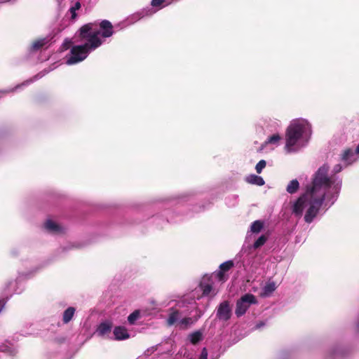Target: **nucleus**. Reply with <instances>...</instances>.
<instances>
[{
	"label": "nucleus",
	"instance_id": "f257e3e1",
	"mask_svg": "<svg viewBox=\"0 0 359 359\" xmlns=\"http://www.w3.org/2000/svg\"><path fill=\"white\" fill-rule=\"evenodd\" d=\"M93 23L83 25L79 30V41H86L83 45L74 46L67 57V64L74 65L84 60L90 53L100 47L102 41L98 37L100 32L93 30Z\"/></svg>",
	"mask_w": 359,
	"mask_h": 359
},
{
	"label": "nucleus",
	"instance_id": "f03ea898",
	"mask_svg": "<svg viewBox=\"0 0 359 359\" xmlns=\"http://www.w3.org/2000/svg\"><path fill=\"white\" fill-rule=\"evenodd\" d=\"M325 198V192L314 194L306 191L294 203L292 210V213L297 217H300L302 215L304 208L309 205V208L304 215V220L306 223H311L317 216Z\"/></svg>",
	"mask_w": 359,
	"mask_h": 359
},
{
	"label": "nucleus",
	"instance_id": "7ed1b4c3",
	"mask_svg": "<svg viewBox=\"0 0 359 359\" xmlns=\"http://www.w3.org/2000/svg\"><path fill=\"white\" fill-rule=\"evenodd\" d=\"M329 169L327 164L320 166L313 175L311 186L308 187L306 191L319 194L320 192H325V189L331 187L334 184V180L332 177H328Z\"/></svg>",
	"mask_w": 359,
	"mask_h": 359
},
{
	"label": "nucleus",
	"instance_id": "20e7f679",
	"mask_svg": "<svg viewBox=\"0 0 359 359\" xmlns=\"http://www.w3.org/2000/svg\"><path fill=\"white\" fill-rule=\"evenodd\" d=\"M306 124L302 121H294L287 128L285 134V147L289 150L296 144L305 132Z\"/></svg>",
	"mask_w": 359,
	"mask_h": 359
},
{
	"label": "nucleus",
	"instance_id": "39448f33",
	"mask_svg": "<svg viewBox=\"0 0 359 359\" xmlns=\"http://www.w3.org/2000/svg\"><path fill=\"white\" fill-rule=\"evenodd\" d=\"M256 297L250 293L245 294L236 302L235 313L237 317L243 316L251 304H257Z\"/></svg>",
	"mask_w": 359,
	"mask_h": 359
},
{
	"label": "nucleus",
	"instance_id": "423d86ee",
	"mask_svg": "<svg viewBox=\"0 0 359 359\" xmlns=\"http://www.w3.org/2000/svg\"><path fill=\"white\" fill-rule=\"evenodd\" d=\"M217 318L219 320L227 321L231 317V309L228 301L222 302L217 310Z\"/></svg>",
	"mask_w": 359,
	"mask_h": 359
},
{
	"label": "nucleus",
	"instance_id": "0eeeda50",
	"mask_svg": "<svg viewBox=\"0 0 359 359\" xmlns=\"http://www.w3.org/2000/svg\"><path fill=\"white\" fill-rule=\"evenodd\" d=\"M234 266V262L232 260L226 261L219 265V270L217 273L216 276L219 281L224 282L228 277L225 276V272L229 271Z\"/></svg>",
	"mask_w": 359,
	"mask_h": 359
},
{
	"label": "nucleus",
	"instance_id": "6e6552de",
	"mask_svg": "<svg viewBox=\"0 0 359 359\" xmlns=\"http://www.w3.org/2000/svg\"><path fill=\"white\" fill-rule=\"evenodd\" d=\"M100 27L101 31L97 30L100 34L99 35H101L104 38H108L113 35L114 31H113V25L112 24L107 20H103L100 23ZM94 31H96L93 29Z\"/></svg>",
	"mask_w": 359,
	"mask_h": 359
},
{
	"label": "nucleus",
	"instance_id": "1a4fd4ad",
	"mask_svg": "<svg viewBox=\"0 0 359 359\" xmlns=\"http://www.w3.org/2000/svg\"><path fill=\"white\" fill-rule=\"evenodd\" d=\"M50 41V39L48 37L39 38L32 41L30 50L32 51L36 52L42 48L46 44H48Z\"/></svg>",
	"mask_w": 359,
	"mask_h": 359
},
{
	"label": "nucleus",
	"instance_id": "9d476101",
	"mask_svg": "<svg viewBox=\"0 0 359 359\" xmlns=\"http://www.w3.org/2000/svg\"><path fill=\"white\" fill-rule=\"evenodd\" d=\"M114 334L116 340H123L130 337L127 329L122 326L116 327L114 330Z\"/></svg>",
	"mask_w": 359,
	"mask_h": 359
},
{
	"label": "nucleus",
	"instance_id": "9b49d317",
	"mask_svg": "<svg viewBox=\"0 0 359 359\" xmlns=\"http://www.w3.org/2000/svg\"><path fill=\"white\" fill-rule=\"evenodd\" d=\"M245 182L257 186H263L265 184L264 179L258 175L252 174L246 177Z\"/></svg>",
	"mask_w": 359,
	"mask_h": 359
},
{
	"label": "nucleus",
	"instance_id": "f8f14e48",
	"mask_svg": "<svg viewBox=\"0 0 359 359\" xmlns=\"http://www.w3.org/2000/svg\"><path fill=\"white\" fill-rule=\"evenodd\" d=\"M44 226H45V228L48 231L53 232V233H59L62 230V228L60 227V225H58L57 223H55V222H53L50 219L47 220Z\"/></svg>",
	"mask_w": 359,
	"mask_h": 359
},
{
	"label": "nucleus",
	"instance_id": "ddd939ff",
	"mask_svg": "<svg viewBox=\"0 0 359 359\" xmlns=\"http://www.w3.org/2000/svg\"><path fill=\"white\" fill-rule=\"evenodd\" d=\"M276 289V285L274 282H269L265 285L263 288V291L261 293L262 297H269L271 294L274 292Z\"/></svg>",
	"mask_w": 359,
	"mask_h": 359
},
{
	"label": "nucleus",
	"instance_id": "4468645a",
	"mask_svg": "<svg viewBox=\"0 0 359 359\" xmlns=\"http://www.w3.org/2000/svg\"><path fill=\"white\" fill-rule=\"evenodd\" d=\"M170 311L171 312L167 319V324L169 326L174 325L178 320L180 317V312L178 310H175L172 308L170 309Z\"/></svg>",
	"mask_w": 359,
	"mask_h": 359
},
{
	"label": "nucleus",
	"instance_id": "2eb2a0df",
	"mask_svg": "<svg viewBox=\"0 0 359 359\" xmlns=\"http://www.w3.org/2000/svg\"><path fill=\"white\" fill-rule=\"evenodd\" d=\"M75 309L74 307L67 308L63 313L62 321L65 324L68 323L74 317L75 313Z\"/></svg>",
	"mask_w": 359,
	"mask_h": 359
},
{
	"label": "nucleus",
	"instance_id": "dca6fc26",
	"mask_svg": "<svg viewBox=\"0 0 359 359\" xmlns=\"http://www.w3.org/2000/svg\"><path fill=\"white\" fill-rule=\"evenodd\" d=\"M112 324L111 323H102L97 328V332L100 335H104L105 334L110 332Z\"/></svg>",
	"mask_w": 359,
	"mask_h": 359
},
{
	"label": "nucleus",
	"instance_id": "f3484780",
	"mask_svg": "<svg viewBox=\"0 0 359 359\" xmlns=\"http://www.w3.org/2000/svg\"><path fill=\"white\" fill-rule=\"evenodd\" d=\"M189 337L191 343L196 345L203 339V334L201 331H195L191 333Z\"/></svg>",
	"mask_w": 359,
	"mask_h": 359
},
{
	"label": "nucleus",
	"instance_id": "a211bd4d",
	"mask_svg": "<svg viewBox=\"0 0 359 359\" xmlns=\"http://www.w3.org/2000/svg\"><path fill=\"white\" fill-rule=\"evenodd\" d=\"M299 188V183L297 181V180H292L290 182L288 185L287 186L286 191L290 194H294L296 193Z\"/></svg>",
	"mask_w": 359,
	"mask_h": 359
},
{
	"label": "nucleus",
	"instance_id": "6ab92c4d",
	"mask_svg": "<svg viewBox=\"0 0 359 359\" xmlns=\"http://www.w3.org/2000/svg\"><path fill=\"white\" fill-rule=\"evenodd\" d=\"M264 227V222L261 220H256L252 223L250 230L252 233H259Z\"/></svg>",
	"mask_w": 359,
	"mask_h": 359
},
{
	"label": "nucleus",
	"instance_id": "aec40b11",
	"mask_svg": "<svg viewBox=\"0 0 359 359\" xmlns=\"http://www.w3.org/2000/svg\"><path fill=\"white\" fill-rule=\"evenodd\" d=\"M268 237L265 235H262L257 240H256L254 243L253 247L257 249L264 245L266 242Z\"/></svg>",
	"mask_w": 359,
	"mask_h": 359
},
{
	"label": "nucleus",
	"instance_id": "412c9836",
	"mask_svg": "<svg viewBox=\"0 0 359 359\" xmlns=\"http://www.w3.org/2000/svg\"><path fill=\"white\" fill-rule=\"evenodd\" d=\"M179 323L181 329H187L193 323V320L191 318L187 317L182 319Z\"/></svg>",
	"mask_w": 359,
	"mask_h": 359
},
{
	"label": "nucleus",
	"instance_id": "4be33fe9",
	"mask_svg": "<svg viewBox=\"0 0 359 359\" xmlns=\"http://www.w3.org/2000/svg\"><path fill=\"white\" fill-rule=\"evenodd\" d=\"M354 155V152L351 149H346L342 154L341 159L344 161H349Z\"/></svg>",
	"mask_w": 359,
	"mask_h": 359
},
{
	"label": "nucleus",
	"instance_id": "5701e85b",
	"mask_svg": "<svg viewBox=\"0 0 359 359\" xmlns=\"http://www.w3.org/2000/svg\"><path fill=\"white\" fill-rule=\"evenodd\" d=\"M200 287L203 291V294L205 296L208 295L212 290V287L210 284H204L201 283Z\"/></svg>",
	"mask_w": 359,
	"mask_h": 359
},
{
	"label": "nucleus",
	"instance_id": "b1692460",
	"mask_svg": "<svg viewBox=\"0 0 359 359\" xmlns=\"http://www.w3.org/2000/svg\"><path fill=\"white\" fill-rule=\"evenodd\" d=\"M81 3L79 1H76L73 6H72L69 9V11L72 14V19H75L77 16L76 11L81 8Z\"/></svg>",
	"mask_w": 359,
	"mask_h": 359
},
{
	"label": "nucleus",
	"instance_id": "393cba45",
	"mask_svg": "<svg viewBox=\"0 0 359 359\" xmlns=\"http://www.w3.org/2000/svg\"><path fill=\"white\" fill-rule=\"evenodd\" d=\"M139 316H140L139 311L136 310V311H133L128 317V323L131 325L134 324L135 322L136 321V320L139 318Z\"/></svg>",
	"mask_w": 359,
	"mask_h": 359
},
{
	"label": "nucleus",
	"instance_id": "a878e982",
	"mask_svg": "<svg viewBox=\"0 0 359 359\" xmlns=\"http://www.w3.org/2000/svg\"><path fill=\"white\" fill-rule=\"evenodd\" d=\"M280 136L278 134H274L270 136L267 140L265 142V144H276L280 140Z\"/></svg>",
	"mask_w": 359,
	"mask_h": 359
},
{
	"label": "nucleus",
	"instance_id": "bb28decb",
	"mask_svg": "<svg viewBox=\"0 0 359 359\" xmlns=\"http://www.w3.org/2000/svg\"><path fill=\"white\" fill-rule=\"evenodd\" d=\"M266 162L264 160L259 161L255 166V170L258 174L262 172V170L266 167Z\"/></svg>",
	"mask_w": 359,
	"mask_h": 359
},
{
	"label": "nucleus",
	"instance_id": "cd10ccee",
	"mask_svg": "<svg viewBox=\"0 0 359 359\" xmlns=\"http://www.w3.org/2000/svg\"><path fill=\"white\" fill-rule=\"evenodd\" d=\"M165 1V0H152L151 4L153 7H160Z\"/></svg>",
	"mask_w": 359,
	"mask_h": 359
},
{
	"label": "nucleus",
	"instance_id": "c85d7f7f",
	"mask_svg": "<svg viewBox=\"0 0 359 359\" xmlns=\"http://www.w3.org/2000/svg\"><path fill=\"white\" fill-rule=\"evenodd\" d=\"M341 182H338L336 184L334 185V189L336 191L337 193H338L341 189Z\"/></svg>",
	"mask_w": 359,
	"mask_h": 359
},
{
	"label": "nucleus",
	"instance_id": "c756f323",
	"mask_svg": "<svg viewBox=\"0 0 359 359\" xmlns=\"http://www.w3.org/2000/svg\"><path fill=\"white\" fill-rule=\"evenodd\" d=\"M341 167L340 165H337L335 167H334V171L335 172H339L341 171Z\"/></svg>",
	"mask_w": 359,
	"mask_h": 359
},
{
	"label": "nucleus",
	"instance_id": "7c9ffc66",
	"mask_svg": "<svg viewBox=\"0 0 359 359\" xmlns=\"http://www.w3.org/2000/svg\"><path fill=\"white\" fill-rule=\"evenodd\" d=\"M355 153L359 154V144L356 147V149H355Z\"/></svg>",
	"mask_w": 359,
	"mask_h": 359
},
{
	"label": "nucleus",
	"instance_id": "2f4dec72",
	"mask_svg": "<svg viewBox=\"0 0 359 359\" xmlns=\"http://www.w3.org/2000/svg\"><path fill=\"white\" fill-rule=\"evenodd\" d=\"M201 315H202V313L200 312V313L198 314V317L196 318V320H197L198 318H201Z\"/></svg>",
	"mask_w": 359,
	"mask_h": 359
},
{
	"label": "nucleus",
	"instance_id": "473e14b6",
	"mask_svg": "<svg viewBox=\"0 0 359 359\" xmlns=\"http://www.w3.org/2000/svg\"><path fill=\"white\" fill-rule=\"evenodd\" d=\"M358 328H359V322H358Z\"/></svg>",
	"mask_w": 359,
	"mask_h": 359
}]
</instances>
